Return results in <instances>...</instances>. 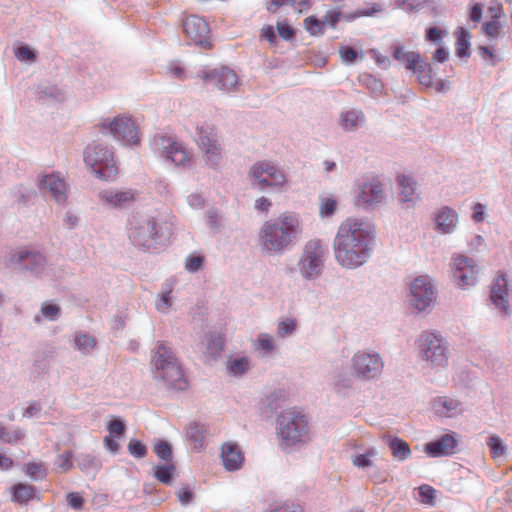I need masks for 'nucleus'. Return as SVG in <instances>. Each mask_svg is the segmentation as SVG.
I'll return each instance as SVG.
<instances>
[{"label":"nucleus","instance_id":"obj_50","mask_svg":"<svg viewBox=\"0 0 512 512\" xmlns=\"http://www.w3.org/2000/svg\"><path fill=\"white\" fill-rule=\"evenodd\" d=\"M37 94L39 97L53 98L56 100H60L62 97L61 90L56 85L48 82H42L38 85Z\"/></svg>","mask_w":512,"mask_h":512},{"label":"nucleus","instance_id":"obj_4","mask_svg":"<svg viewBox=\"0 0 512 512\" xmlns=\"http://www.w3.org/2000/svg\"><path fill=\"white\" fill-rule=\"evenodd\" d=\"M417 357L424 368L431 372H441L449 363L448 342L437 331H422L415 340Z\"/></svg>","mask_w":512,"mask_h":512},{"label":"nucleus","instance_id":"obj_9","mask_svg":"<svg viewBox=\"0 0 512 512\" xmlns=\"http://www.w3.org/2000/svg\"><path fill=\"white\" fill-rule=\"evenodd\" d=\"M408 302L418 313L430 312L436 302V280L429 274H419L409 283Z\"/></svg>","mask_w":512,"mask_h":512},{"label":"nucleus","instance_id":"obj_46","mask_svg":"<svg viewBox=\"0 0 512 512\" xmlns=\"http://www.w3.org/2000/svg\"><path fill=\"white\" fill-rule=\"evenodd\" d=\"M23 470L34 481H41L47 476V468L42 462H29Z\"/></svg>","mask_w":512,"mask_h":512},{"label":"nucleus","instance_id":"obj_26","mask_svg":"<svg viewBox=\"0 0 512 512\" xmlns=\"http://www.w3.org/2000/svg\"><path fill=\"white\" fill-rule=\"evenodd\" d=\"M365 122V114L362 110L356 108L342 110L338 118L339 127L347 133L356 132L364 126Z\"/></svg>","mask_w":512,"mask_h":512},{"label":"nucleus","instance_id":"obj_22","mask_svg":"<svg viewBox=\"0 0 512 512\" xmlns=\"http://www.w3.org/2000/svg\"><path fill=\"white\" fill-rule=\"evenodd\" d=\"M433 412L440 418H456L462 415L465 404L453 396H438L431 402Z\"/></svg>","mask_w":512,"mask_h":512},{"label":"nucleus","instance_id":"obj_64","mask_svg":"<svg viewBox=\"0 0 512 512\" xmlns=\"http://www.w3.org/2000/svg\"><path fill=\"white\" fill-rule=\"evenodd\" d=\"M107 430L111 436H121L125 430L124 422L119 418H112L107 423Z\"/></svg>","mask_w":512,"mask_h":512},{"label":"nucleus","instance_id":"obj_28","mask_svg":"<svg viewBox=\"0 0 512 512\" xmlns=\"http://www.w3.org/2000/svg\"><path fill=\"white\" fill-rule=\"evenodd\" d=\"M397 184L400 190V201L406 203L408 208L414 206L420 199L416 180L407 175H400L397 177Z\"/></svg>","mask_w":512,"mask_h":512},{"label":"nucleus","instance_id":"obj_58","mask_svg":"<svg viewBox=\"0 0 512 512\" xmlns=\"http://www.w3.org/2000/svg\"><path fill=\"white\" fill-rule=\"evenodd\" d=\"M172 303L171 290H168L159 294L156 300V308L161 313H167Z\"/></svg>","mask_w":512,"mask_h":512},{"label":"nucleus","instance_id":"obj_5","mask_svg":"<svg viewBox=\"0 0 512 512\" xmlns=\"http://www.w3.org/2000/svg\"><path fill=\"white\" fill-rule=\"evenodd\" d=\"M151 365L154 378L163 381L175 390H185L188 386L181 366L170 346L158 342L152 351Z\"/></svg>","mask_w":512,"mask_h":512},{"label":"nucleus","instance_id":"obj_57","mask_svg":"<svg viewBox=\"0 0 512 512\" xmlns=\"http://www.w3.org/2000/svg\"><path fill=\"white\" fill-rule=\"evenodd\" d=\"M41 315L48 321H56L60 317L61 309L57 304L44 303L40 309Z\"/></svg>","mask_w":512,"mask_h":512},{"label":"nucleus","instance_id":"obj_21","mask_svg":"<svg viewBox=\"0 0 512 512\" xmlns=\"http://www.w3.org/2000/svg\"><path fill=\"white\" fill-rule=\"evenodd\" d=\"M434 229L442 235L456 232L459 223V214L449 206H441L433 213Z\"/></svg>","mask_w":512,"mask_h":512},{"label":"nucleus","instance_id":"obj_41","mask_svg":"<svg viewBox=\"0 0 512 512\" xmlns=\"http://www.w3.org/2000/svg\"><path fill=\"white\" fill-rule=\"evenodd\" d=\"M482 32L490 39H498L503 31V24L500 21V14H495L489 21L483 23Z\"/></svg>","mask_w":512,"mask_h":512},{"label":"nucleus","instance_id":"obj_51","mask_svg":"<svg viewBox=\"0 0 512 512\" xmlns=\"http://www.w3.org/2000/svg\"><path fill=\"white\" fill-rule=\"evenodd\" d=\"M14 55L18 61L23 63H34L36 61V52L28 45H20L14 49Z\"/></svg>","mask_w":512,"mask_h":512},{"label":"nucleus","instance_id":"obj_10","mask_svg":"<svg viewBox=\"0 0 512 512\" xmlns=\"http://www.w3.org/2000/svg\"><path fill=\"white\" fill-rule=\"evenodd\" d=\"M355 204L364 210H373L387 203L385 182L378 176H366L356 183Z\"/></svg>","mask_w":512,"mask_h":512},{"label":"nucleus","instance_id":"obj_20","mask_svg":"<svg viewBox=\"0 0 512 512\" xmlns=\"http://www.w3.org/2000/svg\"><path fill=\"white\" fill-rule=\"evenodd\" d=\"M200 73V77L207 84L213 85L223 92H231L238 85L237 74L228 67L215 68Z\"/></svg>","mask_w":512,"mask_h":512},{"label":"nucleus","instance_id":"obj_47","mask_svg":"<svg viewBox=\"0 0 512 512\" xmlns=\"http://www.w3.org/2000/svg\"><path fill=\"white\" fill-rule=\"evenodd\" d=\"M206 353L215 358L224 348V339L221 335L209 334L206 335Z\"/></svg>","mask_w":512,"mask_h":512},{"label":"nucleus","instance_id":"obj_35","mask_svg":"<svg viewBox=\"0 0 512 512\" xmlns=\"http://www.w3.org/2000/svg\"><path fill=\"white\" fill-rule=\"evenodd\" d=\"M37 489L27 483H18L12 487V500L19 504H25L37 498Z\"/></svg>","mask_w":512,"mask_h":512},{"label":"nucleus","instance_id":"obj_8","mask_svg":"<svg viewBox=\"0 0 512 512\" xmlns=\"http://www.w3.org/2000/svg\"><path fill=\"white\" fill-rule=\"evenodd\" d=\"M84 162L95 177L113 181L118 174L113 151L106 145L94 143L84 150Z\"/></svg>","mask_w":512,"mask_h":512},{"label":"nucleus","instance_id":"obj_49","mask_svg":"<svg viewBox=\"0 0 512 512\" xmlns=\"http://www.w3.org/2000/svg\"><path fill=\"white\" fill-rule=\"evenodd\" d=\"M174 470L173 464L157 465L154 468V477L163 484H170L173 480Z\"/></svg>","mask_w":512,"mask_h":512},{"label":"nucleus","instance_id":"obj_6","mask_svg":"<svg viewBox=\"0 0 512 512\" xmlns=\"http://www.w3.org/2000/svg\"><path fill=\"white\" fill-rule=\"evenodd\" d=\"M327 255L328 248L322 239L308 240L303 245L296 264L301 278L305 281L320 278L324 272Z\"/></svg>","mask_w":512,"mask_h":512},{"label":"nucleus","instance_id":"obj_13","mask_svg":"<svg viewBox=\"0 0 512 512\" xmlns=\"http://www.w3.org/2000/svg\"><path fill=\"white\" fill-rule=\"evenodd\" d=\"M195 130V140L205 165L213 170L218 169L223 155L214 127L206 122H200L197 123Z\"/></svg>","mask_w":512,"mask_h":512},{"label":"nucleus","instance_id":"obj_44","mask_svg":"<svg viewBox=\"0 0 512 512\" xmlns=\"http://www.w3.org/2000/svg\"><path fill=\"white\" fill-rule=\"evenodd\" d=\"M378 456L376 448L367 449L364 453L357 454L352 458V463L359 469H365L374 466V458Z\"/></svg>","mask_w":512,"mask_h":512},{"label":"nucleus","instance_id":"obj_18","mask_svg":"<svg viewBox=\"0 0 512 512\" xmlns=\"http://www.w3.org/2000/svg\"><path fill=\"white\" fill-rule=\"evenodd\" d=\"M35 184L41 194H49L59 206H66L68 186L59 173H40L37 175Z\"/></svg>","mask_w":512,"mask_h":512},{"label":"nucleus","instance_id":"obj_42","mask_svg":"<svg viewBox=\"0 0 512 512\" xmlns=\"http://www.w3.org/2000/svg\"><path fill=\"white\" fill-rule=\"evenodd\" d=\"M96 346V339L86 333L77 332L74 336V347L82 354H89Z\"/></svg>","mask_w":512,"mask_h":512},{"label":"nucleus","instance_id":"obj_15","mask_svg":"<svg viewBox=\"0 0 512 512\" xmlns=\"http://www.w3.org/2000/svg\"><path fill=\"white\" fill-rule=\"evenodd\" d=\"M451 278L456 287L469 290L478 283L477 262L463 254H453L450 260Z\"/></svg>","mask_w":512,"mask_h":512},{"label":"nucleus","instance_id":"obj_62","mask_svg":"<svg viewBox=\"0 0 512 512\" xmlns=\"http://www.w3.org/2000/svg\"><path fill=\"white\" fill-rule=\"evenodd\" d=\"M204 258L200 255H189L185 261V269L190 273L197 272L203 265Z\"/></svg>","mask_w":512,"mask_h":512},{"label":"nucleus","instance_id":"obj_54","mask_svg":"<svg viewBox=\"0 0 512 512\" xmlns=\"http://www.w3.org/2000/svg\"><path fill=\"white\" fill-rule=\"evenodd\" d=\"M477 53L484 62L491 66L496 65L500 61L493 47L480 45L477 47Z\"/></svg>","mask_w":512,"mask_h":512},{"label":"nucleus","instance_id":"obj_63","mask_svg":"<svg viewBox=\"0 0 512 512\" xmlns=\"http://www.w3.org/2000/svg\"><path fill=\"white\" fill-rule=\"evenodd\" d=\"M368 54L375 61V63L382 69L386 70L390 67V65H391L390 59L387 56L383 55L377 49H370L368 51Z\"/></svg>","mask_w":512,"mask_h":512},{"label":"nucleus","instance_id":"obj_34","mask_svg":"<svg viewBox=\"0 0 512 512\" xmlns=\"http://www.w3.org/2000/svg\"><path fill=\"white\" fill-rule=\"evenodd\" d=\"M46 265V257L39 250L30 247L24 271H28L33 275L39 276L44 272Z\"/></svg>","mask_w":512,"mask_h":512},{"label":"nucleus","instance_id":"obj_39","mask_svg":"<svg viewBox=\"0 0 512 512\" xmlns=\"http://www.w3.org/2000/svg\"><path fill=\"white\" fill-rule=\"evenodd\" d=\"M77 464L80 470L87 475H95L101 467L100 460L89 454H80L77 458Z\"/></svg>","mask_w":512,"mask_h":512},{"label":"nucleus","instance_id":"obj_24","mask_svg":"<svg viewBox=\"0 0 512 512\" xmlns=\"http://www.w3.org/2000/svg\"><path fill=\"white\" fill-rule=\"evenodd\" d=\"M220 458L228 472H235L243 467L245 457L241 447L235 442H225L221 446Z\"/></svg>","mask_w":512,"mask_h":512},{"label":"nucleus","instance_id":"obj_14","mask_svg":"<svg viewBox=\"0 0 512 512\" xmlns=\"http://www.w3.org/2000/svg\"><path fill=\"white\" fill-rule=\"evenodd\" d=\"M128 236L131 243L138 248H154L160 236L157 221L148 216H132L128 223Z\"/></svg>","mask_w":512,"mask_h":512},{"label":"nucleus","instance_id":"obj_33","mask_svg":"<svg viewBox=\"0 0 512 512\" xmlns=\"http://www.w3.org/2000/svg\"><path fill=\"white\" fill-rule=\"evenodd\" d=\"M338 199L331 194L322 193L318 197V215L321 219L332 218L338 210Z\"/></svg>","mask_w":512,"mask_h":512},{"label":"nucleus","instance_id":"obj_11","mask_svg":"<svg viewBox=\"0 0 512 512\" xmlns=\"http://www.w3.org/2000/svg\"><path fill=\"white\" fill-rule=\"evenodd\" d=\"M350 368L356 380L373 382L381 378L384 370V360L377 351L362 349L352 355Z\"/></svg>","mask_w":512,"mask_h":512},{"label":"nucleus","instance_id":"obj_25","mask_svg":"<svg viewBox=\"0 0 512 512\" xmlns=\"http://www.w3.org/2000/svg\"><path fill=\"white\" fill-rule=\"evenodd\" d=\"M458 446L457 434L447 433L440 438L428 442L425 445V452L430 457L449 456L455 453Z\"/></svg>","mask_w":512,"mask_h":512},{"label":"nucleus","instance_id":"obj_36","mask_svg":"<svg viewBox=\"0 0 512 512\" xmlns=\"http://www.w3.org/2000/svg\"><path fill=\"white\" fill-rule=\"evenodd\" d=\"M26 436V430L19 426L9 428L0 424V442L14 445L21 442Z\"/></svg>","mask_w":512,"mask_h":512},{"label":"nucleus","instance_id":"obj_16","mask_svg":"<svg viewBox=\"0 0 512 512\" xmlns=\"http://www.w3.org/2000/svg\"><path fill=\"white\" fill-rule=\"evenodd\" d=\"M489 307L502 320L512 315V286L505 276H498L491 285Z\"/></svg>","mask_w":512,"mask_h":512},{"label":"nucleus","instance_id":"obj_48","mask_svg":"<svg viewBox=\"0 0 512 512\" xmlns=\"http://www.w3.org/2000/svg\"><path fill=\"white\" fill-rule=\"evenodd\" d=\"M297 321L294 318H284L277 323V335L280 338L290 337L297 331Z\"/></svg>","mask_w":512,"mask_h":512},{"label":"nucleus","instance_id":"obj_60","mask_svg":"<svg viewBox=\"0 0 512 512\" xmlns=\"http://www.w3.org/2000/svg\"><path fill=\"white\" fill-rule=\"evenodd\" d=\"M128 451L135 458H143L147 453L145 445L137 439L129 441Z\"/></svg>","mask_w":512,"mask_h":512},{"label":"nucleus","instance_id":"obj_23","mask_svg":"<svg viewBox=\"0 0 512 512\" xmlns=\"http://www.w3.org/2000/svg\"><path fill=\"white\" fill-rule=\"evenodd\" d=\"M183 30L187 37L196 44L204 47L209 45V26L203 18L195 15L187 17L183 23Z\"/></svg>","mask_w":512,"mask_h":512},{"label":"nucleus","instance_id":"obj_43","mask_svg":"<svg viewBox=\"0 0 512 512\" xmlns=\"http://www.w3.org/2000/svg\"><path fill=\"white\" fill-rule=\"evenodd\" d=\"M205 431V426L199 423H191L187 427V437L195 449L203 447Z\"/></svg>","mask_w":512,"mask_h":512},{"label":"nucleus","instance_id":"obj_32","mask_svg":"<svg viewBox=\"0 0 512 512\" xmlns=\"http://www.w3.org/2000/svg\"><path fill=\"white\" fill-rule=\"evenodd\" d=\"M251 368V359L248 356H230L226 360V370L230 376L242 377Z\"/></svg>","mask_w":512,"mask_h":512},{"label":"nucleus","instance_id":"obj_12","mask_svg":"<svg viewBox=\"0 0 512 512\" xmlns=\"http://www.w3.org/2000/svg\"><path fill=\"white\" fill-rule=\"evenodd\" d=\"M151 148L158 157L177 167L187 169L192 166V154L173 136L156 134L151 140Z\"/></svg>","mask_w":512,"mask_h":512},{"label":"nucleus","instance_id":"obj_56","mask_svg":"<svg viewBox=\"0 0 512 512\" xmlns=\"http://www.w3.org/2000/svg\"><path fill=\"white\" fill-rule=\"evenodd\" d=\"M73 467L72 452H66L57 456L55 470L58 473L69 471Z\"/></svg>","mask_w":512,"mask_h":512},{"label":"nucleus","instance_id":"obj_37","mask_svg":"<svg viewBox=\"0 0 512 512\" xmlns=\"http://www.w3.org/2000/svg\"><path fill=\"white\" fill-rule=\"evenodd\" d=\"M392 56L393 58L405 65V68H412V65L415 64V61L419 59L420 53L417 51H408L402 45H396L392 48Z\"/></svg>","mask_w":512,"mask_h":512},{"label":"nucleus","instance_id":"obj_45","mask_svg":"<svg viewBox=\"0 0 512 512\" xmlns=\"http://www.w3.org/2000/svg\"><path fill=\"white\" fill-rule=\"evenodd\" d=\"M389 448L392 455L399 461L406 460L411 454L408 444L398 437L392 438L389 441Z\"/></svg>","mask_w":512,"mask_h":512},{"label":"nucleus","instance_id":"obj_17","mask_svg":"<svg viewBox=\"0 0 512 512\" xmlns=\"http://www.w3.org/2000/svg\"><path fill=\"white\" fill-rule=\"evenodd\" d=\"M115 140L125 146L138 145L140 142L137 126L129 115H118L111 121L103 123Z\"/></svg>","mask_w":512,"mask_h":512},{"label":"nucleus","instance_id":"obj_29","mask_svg":"<svg viewBox=\"0 0 512 512\" xmlns=\"http://www.w3.org/2000/svg\"><path fill=\"white\" fill-rule=\"evenodd\" d=\"M354 376L345 371H334L329 379L330 388L338 395L345 396L353 387Z\"/></svg>","mask_w":512,"mask_h":512},{"label":"nucleus","instance_id":"obj_53","mask_svg":"<svg viewBox=\"0 0 512 512\" xmlns=\"http://www.w3.org/2000/svg\"><path fill=\"white\" fill-rule=\"evenodd\" d=\"M447 35L448 31L446 29H441L436 26L428 27L425 31V39L434 45L442 44L443 37Z\"/></svg>","mask_w":512,"mask_h":512},{"label":"nucleus","instance_id":"obj_2","mask_svg":"<svg viewBox=\"0 0 512 512\" xmlns=\"http://www.w3.org/2000/svg\"><path fill=\"white\" fill-rule=\"evenodd\" d=\"M303 230L301 215L285 211L262 224L258 232L259 249L267 256L282 255L302 238Z\"/></svg>","mask_w":512,"mask_h":512},{"label":"nucleus","instance_id":"obj_61","mask_svg":"<svg viewBox=\"0 0 512 512\" xmlns=\"http://www.w3.org/2000/svg\"><path fill=\"white\" fill-rule=\"evenodd\" d=\"M154 452L162 460H170L172 456L171 446L166 441H159L154 446Z\"/></svg>","mask_w":512,"mask_h":512},{"label":"nucleus","instance_id":"obj_52","mask_svg":"<svg viewBox=\"0 0 512 512\" xmlns=\"http://www.w3.org/2000/svg\"><path fill=\"white\" fill-rule=\"evenodd\" d=\"M304 26L311 36H320L324 33L323 20L317 19L315 16H309L304 20Z\"/></svg>","mask_w":512,"mask_h":512},{"label":"nucleus","instance_id":"obj_30","mask_svg":"<svg viewBox=\"0 0 512 512\" xmlns=\"http://www.w3.org/2000/svg\"><path fill=\"white\" fill-rule=\"evenodd\" d=\"M407 70L417 76L418 82L421 85L427 88L432 87L435 73L431 65L426 62L421 55H419V59L415 61V64L412 65V68H408Z\"/></svg>","mask_w":512,"mask_h":512},{"label":"nucleus","instance_id":"obj_59","mask_svg":"<svg viewBox=\"0 0 512 512\" xmlns=\"http://www.w3.org/2000/svg\"><path fill=\"white\" fill-rule=\"evenodd\" d=\"M207 226L213 231H219L221 227V217L216 209H209L205 213Z\"/></svg>","mask_w":512,"mask_h":512},{"label":"nucleus","instance_id":"obj_40","mask_svg":"<svg viewBox=\"0 0 512 512\" xmlns=\"http://www.w3.org/2000/svg\"><path fill=\"white\" fill-rule=\"evenodd\" d=\"M487 446L490 450V456L494 460H500L506 457L507 455V446L505 445L502 438L496 434L491 435L487 442Z\"/></svg>","mask_w":512,"mask_h":512},{"label":"nucleus","instance_id":"obj_27","mask_svg":"<svg viewBox=\"0 0 512 512\" xmlns=\"http://www.w3.org/2000/svg\"><path fill=\"white\" fill-rule=\"evenodd\" d=\"M30 246L11 248L2 257V265L10 271H24Z\"/></svg>","mask_w":512,"mask_h":512},{"label":"nucleus","instance_id":"obj_19","mask_svg":"<svg viewBox=\"0 0 512 512\" xmlns=\"http://www.w3.org/2000/svg\"><path fill=\"white\" fill-rule=\"evenodd\" d=\"M98 199L100 204L108 209H124L135 201L136 191L133 189L107 188L99 191Z\"/></svg>","mask_w":512,"mask_h":512},{"label":"nucleus","instance_id":"obj_7","mask_svg":"<svg viewBox=\"0 0 512 512\" xmlns=\"http://www.w3.org/2000/svg\"><path fill=\"white\" fill-rule=\"evenodd\" d=\"M251 186L259 191L287 189V178L282 168L269 160L255 162L248 171Z\"/></svg>","mask_w":512,"mask_h":512},{"label":"nucleus","instance_id":"obj_38","mask_svg":"<svg viewBox=\"0 0 512 512\" xmlns=\"http://www.w3.org/2000/svg\"><path fill=\"white\" fill-rule=\"evenodd\" d=\"M456 55L460 58H467L470 56V40H471V34L470 32L460 27L456 31Z\"/></svg>","mask_w":512,"mask_h":512},{"label":"nucleus","instance_id":"obj_55","mask_svg":"<svg viewBox=\"0 0 512 512\" xmlns=\"http://www.w3.org/2000/svg\"><path fill=\"white\" fill-rule=\"evenodd\" d=\"M419 501L423 504L434 505L436 500V490L429 485H423L418 488Z\"/></svg>","mask_w":512,"mask_h":512},{"label":"nucleus","instance_id":"obj_31","mask_svg":"<svg viewBox=\"0 0 512 512\" xmlns=\"http://www.w3.org/2000/svg\"><path fill=\"white\" fill-rule=\"evenodd\" d=\"M254 350L263 357H270L277 350V343L273 335L261 332L257 335L252 344Z\"/></svg>","mask_w":512,"mask_h":512},{"label":"nucleus","instance_id":"obj_3","mask_svg":"<svg viewBox=\"0 0 512 512\" xmlns=\"http://www.w3.org/2000/svg\"><path fill=\"white\" fill-rule=\"evenodd\" d=\"M276 435L283 451L301 449L312 439L307 416L300 411H282L276 419Z\"/></svg>","mask_w":512,"mask_h":512},{"label":"nucleus","instance_id":"obj_1","mask_svg":"<svg viewBox=\"0 0 512 512\" xmlns=\"http://www.w3.org/2000/svg\"><path fill=\"white\" fill-rule=\"evenodd\" d=\"M376 227L366 217L349 216L336 230L332 248L336 263L346 270L365 265L373 255Z\"/></svg>","mask_w":512,"mask_h":512}]
</instances>
